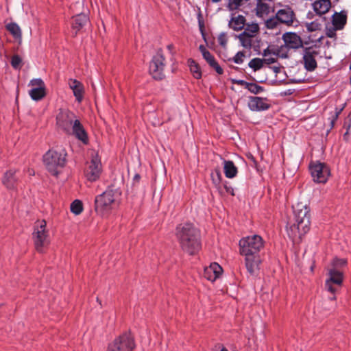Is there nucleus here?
I'll use <instances>...</instances> for the list:
<instances>
[{
  "mask_svg": "<svg viewBox=\"0 0 351 351\" xmlns=\"http://www.w3.org/2000/svg\"><path fill=\"white\" fill-rule=\"evenodd\" d=\"M347 264V260L345 258H335L332 262V268L339 269Z\"/></svg>",
  "mask_w": 351,
  "mask_h": 351,
  "instance_id": "nucleus-39",
  "label": "nucleus"
},
{
  "mask_svg": "<svg viewBox=\"0 0 351 351\" xmlns=\"http://www.w3.org/2000/svg\"><path fill=\"white\" fill-rule=\"evenodd\" d=\"M71 211L75 215H80L83 210L82 202L80 200L75 199L71 204Z\"/></svg>",
  "mask_w": 351,
  "mask_h": 351,
  "instance_id": "nucleus-36",
  "label": "nucleus"
},
{
  "mask_svg": "<svg viewBox=\"0 0 351 351\" xmlns=\"http://www.w3.org/2000/svg\"><path fill=\"white\" fill-rule=\"evenodd\" d=\"M225 189L227 193L234 195V189L231 186H225Z\"/></svg>",
  "mask_w": 351,
  "mask_h": 351,
  "instance_id": "nucleus-50",
  "label": "nucleus"
},
{
  "mask_svg": "<svg viewBox=\"0 0 351 351\" xmlns=\"http://www.w3.org/2000/svg\"><path fill=\"white\" fill-rule=\"evenodd\" d=\"M329 278L326 280V289L332 293L337 291L335 286H341L343 282V272L335 268L328 269Z\"/></svg>",
  "mask_w": 351,
  "mask_h": 351,
  "instance_id": "nucleus-13",
  "label": "nucleus"
},
{
  "mask_svg": "<svg viewBox=\"0 0 351 351\" xmlns=\"http://www.w3.org/2000/svg\"><path fill=\"white\" fill-rule=\"evenodd\" d=\"M66 150L62 147L49 149L43 156V162L47 170L57 176L66 164Z\"/></svg>",
  "mask_w": 351,
  "mask_h": 351,
  "instance_id": "nucleus-4",
  "label": "nucleus"
},
{
  "mask_svg": "<svg viewBox=\"0 0 351 351\" xmlns=\"http://www.w3.org/2000/svg\"><path fill=\"white\" fill-rule=\"evenodd\" d=\"M135 348L133 337L129 332H125L110 342L107 351H132Z\"/></svg>",
  "mask_w": 351,
  "mask_h": 351,
  "instance_id": "nucleus-7",
  "label": "nucleus"
},
{
  "mask_svg": "<svg viewBox=\"0 0 351 351\" xmlns=\"http://www.w3.org/2000/svg\"><path fill=\"white\" fill-rule=\"evenodd\" d=\"M252 36L246 35L245 33H241L238 36V38L241 43V45L245 49H251L252 45Z\"/></svg>",
  "mask_w": 351,
  "mask_h": 351,
  "instance_id": "nucleus-31",
  "label": "nucleus"
},
{
  "mask_svg": "<svg viewBox=\"0 0 351 351\" xmlns=\"http://www.w3.org/2000/svg\"><path fill=\"white\" fill-rule=\"evenodd\" d=\"M276 15L281 24H285L287 26L293 25L296 19L293 10L289 6H284L278 10Z\"/></svg>",
  "mask_w": 351,
  "mask_h": 351,
  "instance_id": "nucleus-16",
  "label": "nucleus"
},
{
  "mask_svg": "<svg viewBox=\"0 0 351 351\" xmlns=\"http://www.w3.org/2000/svg\"><path fill=\"white\" fill-rule=\"evenodd\" d=\"M330 7V0H317L313 3L314 11L319 15L327 13Z\"/></svg>",
  "mask_w": 351,
  "mask_h": 351,
  "instance_id": "nucleus-23",
  "label": "nucleus"
},
{
  "mask_svg": "<svg viewBox=\"0 0 351 351\" xmlns=\"http://www.w3.org/2000/svg\"><path fill=\"white\" fill-rule=\"evenodd\" d=\"M222 267L217 263H212L208 267L204 268V277L208 280L214 282L222 274Z\"/></svg>",
  "mask_w": 351,
  "mask_h": 351,
  "instance_id": "nucleus-18",
  "label": "nucleus"
},
{
  "mask_svg": "<svg viewBox=\"0 0 351 351\" xmlns=\"http://www.w3.org/2000/svg\"><path fill=\"white\" fill-rule=\"evenodd\" d=\"M89 23V17L87 14L80 13L72 17L71 28L73 36H76L77 33L82 29Z\"/></svg>",
  "mask_w": 351,
  "mask_h": 351,
  "instance_id": "nucleus-17",
  "label": "nucleus"
},
{
  "mask_svg": "<svg viewBox=\"0 0 351 351\" xmlns=\"http://www.w3.org/2000/svg\"><path fill=\"white\" fill-rule=\"evenodd\" d=\"M189 68L193 75L196 79H200L202 77V73L199 69L198 64L193 60L189 61Z\"/></svg>",
  "mask_w": 351,
  "mask_h": 351,
  "instance_id": "nucleus-32",
  "label": "nucleus"
},
{
  "mask_svg": "<svg viewBox=\"0 0 351 351\" xmlns=\"http://www.w3.org/2000/svg\"><path fill=\"white\" fill-rule=\"evenodd\" d=\"M203 58L208 62L210 66L213 68L219 75L223 74V69L219 65L215 57L209 52V51L204 53Z\"/></svg>",
  "mask_w": 351,
  "mask_h": 351,
  "instance_id": "nucleus-26",
  "label": "nucleus"
},
{
  "mask_svg": "<svg viewBox=\"0 0 351 351\" xmlns=\"http://www.w3.org/2000/svg\"><path fill=\"white\" fill-rule=\"evenodd\" d=\"M250 93L259 94L264 91V88L255 83H249L247 88Z\"/></svg>",
  "mask_w": 351,
  "mask_h": 351,
  "instance_id": "nucleus-38",
  "label": "nucleus"
},
{
  "mask_svg": "<svg viewBox=\"0 0 351 351\" xmlns=\"http://www.w3.org/2000/svg\"><path fill=\"white\" fill-rule=\"evenodd\" d=\"M223 171L226 178H234L237 176L238 169L232 160H223Z\"/></svg>",
  "mask_w": 351,
  "mask_h": 351,
  "instance_id": "nucleus-25",
  "label": "nucleus"
},
{
  "mask_svg": "<svg viewBox=\"0 0 351 351\" xmlns=\"http://www.w3.org/2000/svg\"><path fill=\"white\" fill-rule=\"evenodd\" d=\"M32 239L37 252L43 253L49 243V234L45 220L37 221L34 226Z\"/></svg>",
  "mask_w": 351,
  "mask_h": 351,
  "instance_id": "nucleus-6",
  "label": "nucleus"
},
{
  "mask_svg": "<svg viewBox=\"0 0 351 351\" xmlns=\"http://www.w3.org/2000/svg\"><path fill=\"white\" fill-rule=\"evenodd\" d=\"M19 179V177L16 174V171L10 169L4 173L2 183L8 189L12 190L16 188Z\"/></svg>",
  "mask_w": 351,
  "mask_h": 351,
  "instance_id": "nucleus-20",
  "label": "nucleus"
},
{
  "mask_svg": "<svg viewBox=\"0 0 351 351\" xmlns=\"http://www.w3.org/2000/svg\"><path fill=\"white\" fill-rule=\"evenodd\" d=\"M211 179L213 183L216 186H218L222 180V175L221 173V171L219 169H215L212 173H211Z\"/></svg>",
  "mask_w": 351,
  "mask_h": 351,
  "instance_id": "nucleus-37",
  "label": "nucleus"
},
{
  "mask_svg": "<svg viewBox=\"0 0 351 351\" xmlns=\"http://www.w3.org/2000/svg\"><path fill=\"white\" fill-rule=\"evenodd\" d=\"M165 61V58L160 51L153 56L149 63V71L155 80H160L164 78Z\"/></svg>",
  "mask_w": 351,
  "mask_h": 351,
  "instance_id": "nucleus-10",
  "label": "nucleus"
},
{
  "mask_svg": "<svg viewBox=\"0 0 351 351\" xmlns=\"http://www.w3.org/2000/svg\"><path fill=\"white\" fill-rule=\"evenodd\" d=\"M221 1V0H211V1H212L213 3H218V2Z\"/></svg>",
  "mask_w": 351,
  "mask_h": 351,
  "instance_id": "nucleus-54",
  "label": "nucleus"
},
{
  "mask_svg": "<svg viewBox=\"0 0 351 351\" xmlns=\"http://www.w3.org/2000/svg\"><path fill=\"white\" fill-rule=\"evenodd\" d=\"M348 20V11L343 10L341 12H335L331 16L332 26L326 27V36L329 38H334L336 32L344 29Z\"/></svg>",
  "mask_w": 351,
  "mask_h": 351,
  "instance_id": "nucleus-8",
  "label": "nucleus"
},
{
  "mask_svg": "<svg viewBox=\"0 0 351 351\" xmlns=\"http://www.w3.org/2000/svg\"><path fill=\"white\" fill-rule=\"evenodd\" d=\"M199 51L202 52V55L204 54V53L205 51H208L206 49V47H205L204 45H202L199 46Z\"/></svg>",
  "mask_w": 351,
  "mask_h": 351,
  "instance_id": "nucleus-52",
  "label": "nucleus"
},
{
  "mask_svg": "<svg viewBox=\"0 0 351 351\" xmlns=\"http://www.w3.org/2000/svg\"><path fill=\"white\" fill-rule=\"evenodd\" d=\"M213 351H228L223 346L217 344L213 348Z\"/></svg>",
  "mask_w": 351,
  "mask_h": 351,
  "instance_id": "nucleus-47",
  "label": "nucleus"
},
{
  "mask_svg": "<svg viewBox=\"0 0 351 351\" xmlns=\"http://www.w3.org/2000/svg\"><path fill=\"white\" fill-rule=\"evenodd\" d=\"M218 43L223 47H225L228 43L226 34L224 32L221 33L217 38Z\"/></svg>",
  "mask_w": 351,
  "mask_h": 351,
  "instance_id": "nucleus-46",
  "label": "nucleus"
},
{
  "mask_svg": "<svg viewBox=\"0 0 351 351\" xmlns=\"http://www.w3.org/2000/svg\"><path fill=\"white\" fill-rule=\"evenodd\" d=\"M258 25L257 23H252L247 25L242 33H245L246 35L254 37L255 34L258 32Z\"/></svg>",
  "mask_w": 351,
  "mask_h": 351,
  "instance_id": "nucleus-35",
  "label": "nucleus"
},
{
  "mask_svg": "<svg viewBox=\"0 0 351 351\" xmlns=\"http://www.w3.org/2000/svg\"><path fill=\"white\" fill-rule=\"evenodd\" d=\"M29 86L34 87L45 88L44 82L40 79H33L30 81Z\"/></svg>",
  "mask_w": 351,
  "mask_h": 351,
  "instance_id": "nucleus-44",
  "label": "nucleus"
},
{
  "mask_svg": "<svg viewBox=\"0 0 351 351\" xmlns=\"http://www.w3.org/2000/svg\"><path fill=\"white\" fill-rule=\"evenodd\" d=\"M6 29L15 38H21L22 36L21 29L16 23H10L5 26Z\"/></svg>",
  "mask_w": 351,
  "mask_h": 351,
  "instance_id": "nucleus-30",
  "label": "nucleus"
},
{
  "mask_svg": "<svg viewBox=\"0 0 351 351\" xmlns=\"http://www.w3.org/2000/svg\"><path fill=\"white\" fill-rule=\"evenodd\" d=\"M140 178H141L140 176L138 174H136L134 176L133 180H134V182H138L140 180Z\"/></svg>",
  "mask_w": 351,
  "mask_h": 351,
  "instance_id": "nucleus-53",
  "label": "nucleus"
},
{
  "mask_svg": "<svg viewBox=\"0 0 351 351\" xmlns=\"http://www.w3.org/2000/svg\"><path fill=\"white\" fill-rule=\"evenodd\" d=\"M282 40L285 43V45L280 47L282 51L285 49H299L303 45V42L300 36L294 32L285 33L282 36Z\"/></svg>",
  "mask_w": 351,
  "mask_h": 351,
  "instance_id": "nucleus-15",
  "label": "nucleus"
},
{
  "mask_svg": "<svg viewBox=\"0 0 351 351\" xmlns=\"http://www.w3.org/2000/svg\"><path fill=\"white\" fill-rule=\"evenodd\" d=\"M175 234L181 249L189 255H194L201 249L200 233L193 224L178 225Z\"/></svg>",
  "mask_w": 351,
  "mask_h": 351,
  "instance_id": "nucleus-2",
  "label": "nucleus"
},
{
  "mask_svg": "<svg viewBox=\"0 0 351 351\" xmlns=\"http://www.w3.org/2000/svg\"><path fill=\"white\" fill-rule=\"evenodd\" d=\"M263 60H264V64H270L276 62V59L275 58L270 57L267 58H264L263 59Z\"/></svg>",
  "mask_w": 351,
  "mask_h": 351,
  "instance_id": "nucleus-48",
  "label": "nucleus"
},
{
  "mask_svg": "<svg viewBox=\"0 0 351 351\" xmlns=\"http://www.w3.org/2000/svg\"><path fill=\"white\" fill-rule=\"evenodd\" d=\"M295 223L287 227L289 237L294 239L298 234L299 237L305 234L310 229L309 208L301 203L293 206Z\"/></svg>",
  "mask_w": 351,
  "mask_h": 351,
  "instance_id": "nucleus-3",
  "label": "nucleus"
},
{
  "mask_svg": "<svg viewBox=\"0 0 351 351\" xmlns=\"http://www.w3.org/2000/svg\"><path fill=\"white\" fill-rule=\"evenodd\" d=\"M309 170L313 181L317 183H326L330 176L329 167L319 161L311 162Z\"/></svg>",
  "mask_w": 351,
  "mask_h": 351,
  "instance_id": "nucleus-9",
  "label": "nucleus"
},
{
  "mask_svg": "<svg viewBox=\"0 0 351 351\" xmlns=\"http://www.w3.org/2000/svg\"><path fill=\"white\" fill-rule=\"evenodd\" d=\"M255 2L256 3V14L258 17L264 19L273 10L269 3L262 0H256Z\"/></svg>",
  "mask_w": 351,
  "mask_h": 351,
  "instance_id": "nucleus-24",
  "label": "nucleus"
},
{
  "mask_svg": "<svg viewBox=\"0 0 351 351\" xmlns=\"http://www.w3.org/2000/svg\"><path fill=\"white\" fill-rule=\"evenodd\" d=\"M22 62L21 58L18 55H14L12 56L11 60V65L14 69L20 68L21 63Z\"/></svg>",
  "mask_w": 351,
  "mask_h": 351,
  "instance_id": "nucleus-43",
  "label": "nucleus"
},
{
  "mask_svg": "<svg viewBox=\"0 0 351 351\" xmlns=\"http://www.w3.org/2000/svg\"><path fill=\"white\" fill-rule=\"evenodd\" d=\"M255 1L256 0H229L228 8L230 11H234L245 4L250 5L254 3Z\"/></svg>",
  "mask_w": 351,
  "mask_h": 351,
  "instance_id": "nucleus-28",
  "label": "nucleus"
},
{
  "mask_svg": "<svg viewBox=\"0 0 351 351\" xmlns=\"http://www.w3.org/2000/svg\"><path fill=\"white\" fill-rule=\"evenodd\" d=\"M330 299H331V300H335V296H333V297L330 298Z\"/></svg>",
  "mask_w": 351,
  "mask_h": 351,
  "instance_id": "nucleus-55",
  "label": "nucleus"
},
{
  "mask_svg": "<svg viewBox=\"0 0 351 351\" xmlns=\"http://www.w3.org/2000/svg\"><path fill=\"white\" fill-rule=\"evenodd\" d=\"M101 173V163L99 156L95 154L92 155L91 160L87 164L85 171L86 178L90 181H96L100 176Z\"/></svg>",
  "mask_w": 351,
  "mask_h": 351,
  "instance_id": "nucleus-12",
  "label": "nucleus"
},
{
  "mask_svg": "<svg viewBox=\"0 0 351 351\" xmlns=\"http://www.w3.org/2000/svg\"><path fill=\"white\" fill-rule=\"evenodd\" d=\"M306 29L308 32H315L320 29V24L316 21L306 24Z\"/></svg>",
  "mask_w": 351,
  "mask_h": 351,
  "instance_id": "nucleus-45",
  "label": "nucleus"
},
{
  "mask_svg": "<svg viewBox=\"0 0 351 351\" xmlns=\"http://www.w3.org/2000/svg\"><path fill=\"white\" fill-rule=\"evenodd\" d=\"M281 51H282L280 49V47L278 49H270L269 47H267V49H264L262 55L264 57H267L268 56H269L271 54L279 56Z\"/></svg>",
  "mask_w": 351,
  "mask_h": 351,
  "instance_id": "nucleus-41",
  "label": "nucleus"
},
{
  "mask_svg": "<svg viewBox=\"0 0 351 351\" xmlns=\"http://www.w3.org/2000/svg\"><path fill=\"white\" fill-rule=\"evenodd\" d=\"M70 88L73 90V95L75 97V99L80 103L84 97V89L83 84L77 81V80H69V83Z\"/></svg>",
  "mask_w": 351,
  "mask_h": 351,
  "instance_id": "nucleus-22",
  "label": "nucleus"
},
{
  "mask_svg": "<svg viewBox=\"0 0 351 351\" xmlns=\"http://www.w3.org/2000/svg\"><path fill=\"white\" fill-rule=\"evenodd\" d=\"M245 25V19L241 15H238L235 17H232L229 21L228 25L230 28L235 31L241 30Z\"/></svg>",
  "mask_w": 351,
  "mask_h": 351,
  "instance_id": "nucleus-27",
  "label": "nucleus"
},
{
  "mask_svg": "<svg viewBox=\"0 0 351 351\" xmlns=\"http://www.w3.org/2000/svg\"><path fill=\"white\" fill-rule=\"evenodd\" d=\"M245 57V54L243 51H239L233 57L232 60L236 64H242L243 62V58Z\"/></svg>",
  "mask_w": 351,
  "mask_h": 351,
  "instance_id": "nucleus-42",
  "label": "nucleus"
},
{
  "mask_svg": "<svg viewBox=\"0 0 351 351\" xmlns=\"http://www.w3.org/2000/svg\"><path fill=\"white\" fill-rule=\"evenodd\" d=\"M265 24L267 29H274L278 28L280 24L281 23H280L278 19H277V16L275 14L274 16L265 20Z\"/></svg>",
  "mask_w": 351,
  "mask_h": 351,
  "instance_id": "nucleus-34",
  "label": "nucleus"
},
{
  "mask_svg": "<svg viewBox=\"0 0 351 351\" xmlns=\"http://www.w3.org/2000/svg\"><path fill=\"white\" fill-rule=\"evenodd\" d=\"M265 241L258 234L250 235L239 241L240 253L245 256L247 270L254 274L261 263L260 252L264 248Z\"/></svg>",
  "mask_w": 351,
  "mask_h": 351,
  "instance_id": "nucleus-1",
  "label": "nucleus"
},
{
  "mask_svg": "<svg viewBox=\"0 0 351 351\" xmlns=\"http://www.w3.org/2000/svg\"><path fill=\"white\" fill-rule=\"evenodd\" d=\"M45 88L34 87L29 90V95L33 100L38 101L45 96Z\"/></svg>",
  "mask_w": 351,
  "mask_h": 351,
  "instance_id": "nucleus-29",
  "label": "nucleus"
},
{
  "mask_svg": "<svg viewBox=\"0 0 351 351\" xmlns=\"http://www.w3.org/2000/svg\"><path fill=\"white\" fill-rule=\"evenodd\" d=\"M342 110V109H340L339 110H337L336 112H335V117L334 118V119L331 121V123H332V125H334V122L337 119L339 114L341 113V111Z\"/></svg>",
  "mask_w": 351,
  "mask_h": 351,
  "instance_id": "nucleus-51",
  "label": "nucleus"
},
{
  "mask_svg": "<svg viewBox=\"0 0 351 351\" xmlns=\"http://www.w3.org/2000/svg\"><path fill=\"white\" fill-rule=\"evenodd\" d=\"M121 195V191L119 188H108L102 194L95 197L96 211L101 214L109 211L118 203Z\"/></svg>",
  "mask_w": 351,
  "mask_h": 351,
  "instance_id": "nucleus-5",
  "label": "nucleus"
},
{
  "mask_svg": "<svg viewBox=\"0 0 351 351\" xmlns=\"http://www.w3.org/2000/svg\"><path fill=\"white\" fill-rule=\"evenodd\" d=\"M73 134L77 139L82 141L84 143H87L88 136L87 134L80 123V120L77 119L71 126V132L69 134Z\"/></svg>",
  "mask_w": 351,
  "mask_h": 351,
  "instance_id": "nucleus-21",
  "label": "nucleus"
},
{
  "mask_svg": "<svg viewBox=\"0 0 351 351\" xmlns=\"http://www.w3.org/2000/svg\"><path fill=\"white\" fill-rule=\"evenodd\" d=\"M266 98L249 97L248 107L252 111H263L269 108L270 105L265 101Z\"/></svg>",
  "mask_w": 351,
  "mask_h": 351,
  "instance_id": "nucleus-19",
  "label": "nucleus"
},
{
  "mask_svg": "<svg viewBox=\"0 0 351 351\" xmlns=\"http://www.w3.org/2000/svg\"><path fill=\"white\" fill-rule=\"evenodd\" d=\"M281 57H287V56H283V54L281 55Z\"/></svg>",
  "mask_w": 351,
  "mask_h": 351,
  "instance_id": "nucleus-56",
  "label": "nucleus"
},
{
  "mask_svg": "<svg viewBox=\"0 0 351 351\" xmlns=\"http://www.w3.org/2000/svg\"><path fill=\"white\" fill-rule=\"evenodd\" d=\"M319 51L313 47H306L303 53L304 66L308 71H313L317 66L316 57Z\"/></svg>",
  "mask_w": 351,
  "mask_h": 351,
  "instance_id": "nucleus-14",
  "label": "nucleus"
},
{
  "mask_svg": "<svg viewBox=\"0 0 351 351\" xmlns=\"http://www.w3.org/2000/svg\"><path fill=\"white\" fill-rule=\"evenodd\" d=\"M343 128L346 129V132L344 134V137L351 134V112L346 118L344 121Z\"/></svg>",
  "mask_w": 351,
  "mask_h": 351,
  "instance_id": "nucleus-40",
  "label": "nucleus"
},
{
  "mask_svg": "<svg viewBox=\"0 0 351 351\" xmlns=\"http://www.w3.org/2000/svg\"><path fill=\"white\" fill-rule=\"evenodd\" d=\"M236 83L239 85L243 86L245 88H247V85L250 82H247L244 80H239L236 82Z\"/></svg>",
  "mask_w": 351,
  "mask_h": 351,
  "instance_id": "nucleus-49",
  "label": "nucleus"
},
{
  "mask_svg": "<svg viewBox=\"0 0 351 351\" xmlns=\"http://www.w3.org/2000/svg\"><path fill=\"white\" fill-rule=\"evenodd\" d=\"M264 65V60L263 59L255 58L252 59L248 63L249 67L252 69L254 71H256L263 68Z\"/></svg>",
  "mask_w": 351,
  "mask_h": 351,
  "instance_id": "nucleus-33",
  "label": "nucleus"
},
{
  "mask_svg": "<svg viewBox=\"0 0 351 351\" xmlns=\"http://www.w3.org/2000/svg\"><path fill=\"white\" fill-rule=\"evenodd\" d=\"M77 120L75 114L68 109H60L57 114V125L66 133H70L71 126Z\"/></svg>",
  "mask_w": 351,
  "mask_h": 351,
  "instance_id": "nucleus-11",
  "label": "nucleus"
}]
</instances>
